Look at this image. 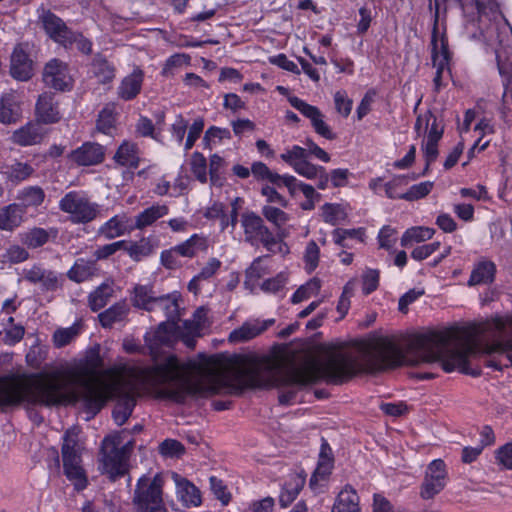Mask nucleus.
I'll return each instance as SVG.
<instances>
[{"mask_svg": "<svg viewBox=\"0 0 512 512\" xmlns=\"http://www.w3.org/2000/svg\"><path fill=\"white\" fill-rule=\"evenodd\" d=\"M280 159L289 165L298 175L307 179H315L324 166L315 165L308 161V153L304 147L293 145L280 154Z\"/></svg>", "mask_w": 512, "mask_h": 512, "instance_id": "nucleus-13", "label": "nucleus"}, {"mask_svg": "<svg viewBox=\"0 0 512 512\" xmlns=\"http://www.w3.org/2000/svg\"><path fill=\"white\" fill-rule=\"evenodd\" d=\"M35 115L38 122L43 124H55L61 120L62 116L54 94L42 93L39 95L35 106Z\"/></svg>", "mask_w": 512, "mask_h": 512, "instance_id": "nucleus-19", "label": "nucleus"}, {"mask_svg": "<svg viewBox=\"0 0 512 512\" xmlns=\"http://www.w3.org/2000/svg\"><path fill=\"white\" fill-rule=\"evenodd\" d=\"M174 322H161L158 327L144 335L150 354L155 356L163 346H169L175 331Z\"/></svg>", "mask_w": 512, "mask_h": 512, "instance_id": "nucleus-20", "label": "nucleus"}, {"mask_svg": "<svg viewBox=\"0 0 512 512\" xmlns=\"http://www.w3.org/2000/svg\"><path fill=\"white\" fill-rule=\"evenodd\" d=\"M209 483L214 497L220 501L222 506H227L231 502L232 494L224 481L216 476H211Z\"/></svg>", "mask_w": 512, "mask_h": 512, "instance_id": "nucleus-58", "label": "nucleus"}, {"mask_svg": "<svg viewBox=\"0 0 512 512\" xmlns=\"http://www.w3.org/2000/svg\"><path fill=\"white\" fill-rule=\"evenodd\" d=\"M331 512H361L359 496L351 485H346L339 492Z\"/></svg>", "mask_w": 512, "mask_h": 512, "instance_id": "nucleus-33", "label": "nucleus"}, {"mask_svg": "<svg viewBox=\"0 0 512 512\" xmlns=\"http://www.w3.org/2000/svg\"><path fill=\"white\" fill-rule=\"evenodd\" d=\"M26 48L24 44H17L11 53L9 72L17 81H28L34 75V62Z\"/></svg>", "mask_w": 512, "mask_h": 512, "instance_id": "nucleus-16", "label": "nucleus"}, {"mask_svg": "<svg viewBox=\"0 0 512 512\" xmlns=\"http://www.w3.org/2000/svg\"><path fill=\"white\" fill-rule=\"evenodd\" d=\"M49 233L44 228L34 227L30 229L25 235V243L30 248H39L44 246L49 241Z\"/></svg>", "mask_w": 512, "mask_h": 512, "instance_id": "nucleus-63", "label": "nucleus"}, {"mask_svg": "<svg viewBox=\"0 0 512 512\" xmlns=\"http://www.w3.org/2000/svg\"><path fill=\"white\" fill-rule=\"evenodd\" d=\"M129 312L125 302H116L106 310L98 314V320L100 325L107 329L112 328L115 323L123 321Z\"/></svg>", "mask_w": 512, "mask_h": 512, "instance_id": "nucleus-39", "label": "nucleus"}, {"mask_svg": "<svg viewBox=\"0 0 512 512\" xmlns=\"http://www.w3.org/2000/svg\"><path fill=\"white\" fill-rule=\"evenodd\" d=\"M191 63V57L186 53H174L170 55L164 62L161 69V76L169 78L175 75V70L182 66H188Z\"/></svg>", "mask_w": 512, "mask_h": 512, "instance_id": "nucleus-49", "label": "nucleus"}, {"mask_svg": "<svg viewBox=\"0 0 512 512\" xmlns=\"http://www.w3.org/2000/svg\"><path fill=\"white\" fill-rule=\"evenodd\" d=\"M512 341V335L505 339H498L491 343H487L484 345L483 353L485 355H505L507 363L509 367L512 368V349L508 348V342Z\"/></svg>", "mask_w": 512, "mask_h": 512, "instance_id": "nucleus-53", "label": "nucleus"}, {"mask_svg": "<svg viewBox=\"0 0 512 512\" xmlns=\"http://www.w3.org/2000/svg\"><path fill=\"white\" fill-rule=\"evenodd\" d=\"M69 280L75 283H83L98 275L96 260L77 258L66 273Z\"/></svg>", "mask_w": 512, "mask_h": 512, "instance_id": "nucleus-29", "label": "nucleus"}, {"mask_svg": "<svg viewBox=\"0 0 512 512\" xmlns=\"http://www.w3.org/2000/svg\"><path fill=\"white\" fill-rule=\"evenodd\" d=\"M24 214L16 202L0 208V230L12 232L24 222Z\"/></svg>", "mask_w": 512, "mask_h": 512, "instance_id": "nucleus-32", "label": "nucleus"}, {"mask_svg": "<svg viewBox=\"0 0 512 512\" xmlns=\"http://www.w3.org/2000/svg\"><path fill=\"white\" fill-rule=\"evenodd\" d=\"M495 459L498 465L512 471V441L496 449Z\"/></svg>", "mask_w": 512, "mask_h": 512, "instance_id": "nucleus-64", "label": "nucleus"}, {"mask_svg": "<svg viewBox=\"0 0 512 512\" xmlns=\"http://www.w3.org/2000/svg\"><path fill=\"white\" fill-rule=\"evenodd\" d=\"M180 257L192 259L199 252L208 248L207 238L203 234L194 233L185 241L174 246Z\"/></svg>", "mask_w": 512, "mask_h": 512, "instance_id": "nucleus-34", "label": "nucleus"}, {"mask_svg": "<svg viewBox=\"0 0 512 512\" xmlns=\"http://www.w3.org/2000/svg\"><path fill=\"white\" fill-rule=\"evenodd\" d=\"M157 244L150 237H142L139 241H131L129 245H125L124 250L129 257L136 262L151 256Z\"/></svg>", "mask_w": 512, "mask_h": 512, "instance_id": "nucleus-41", "label": "nucleus"}, {"mask_svg": "<svg viewBox=\"0 0 512 512\" xmlns=\"http://www.w3.org/2000/svg\"><path fill=\"white\" fill-rule=\"evenodd\" d=\"M333 239L335 244L343 247L349 248L346 240L348 239H357L362 242L363 237L365 236V230L363 228H353V229H344V228H336L333 233Z\"/></svg>", "mask_w": 512, "mask_h": 512, "instance_id": "nucleus-55", "label": "nucleus"}, {"mask_svg": "<svg viewBox=\"0 0 512 512\" xmlns=\"http://www.w3.org/2000/svg\"><path fill=\"white\" fill-rule=\"evenodd\" d=\"M190 168L192 174L199 182H207V160L202 153L195 151L191 155Z\"/></svg>", "mask_w": 512, "mask_h": 512, "instance_id": "nucleus-59", "label": "nucleus"}, {"mask_svg": "<svg viewBox=\"0 0 512 512\" xmlns=\"http://www.w3.org/2000/svg\"><path fill=\"white\" fill-rule=\"evenodd\" d=\"M415 179V174H412L411 176L404 174L394 175L388 182L384 183L383 185L385 196L391 200H402V195L405 193L403 192V188L408 185L410 180Z\"/></svg>", "mask_w": 512, "mask_h": 512, "instance_id": "nucleus-45", "label": "nucleus"}, {"mask_svg": "<svg viewBox=\"0 0 512 512\" xmlns=\"http://www.w3.org/2000/svg\"><path fill=\"white\" fill-rule=\"evenodd\" d=\"M127 222L125 214L115 215L100 226L98 233L108 240L123 236L128 232Z\"/></svg>", "mask_w": 512, "mask_h": 512, "instance_id": "nucleus-38", "label": "nucleus"}, {"mask_svg": "<svg viewBox=\"0 0 512 512\" xmlns=\"http://www.w3.org/2000/svg\"><path fill=\"white\" fill-rule=\"evenodd\" d=\"M343 209L340 204L337 203H325L321 207V217L323 221L330 225H337L344 217Z\"/></svg>", "mask_w": 512, "mask_h": 512, "instance_id": "nucleus-61", "label": "nucleus"}, {"mask_svg": "<svg viewBox=\"0 0 512 512\" xmlns=\"http://www.w3.org/2000/svg\"><path fill=\"white\" fill-rule=\"evenodd\" d=\"M106 149L97 142L86 141L72 150L67 158L77 166L89 167L101 164L105 159Z\"/></svg>", "mask_w": 512, "mask_h": 512, "instance_id": "nucleus-15", "label": "nucleus"}, {"mask_svg": "<svg viewBox=\"0 0 512 512\" xmlns=\"http://www.w3.org/2000/svg\"><path fill=\"white\" fill-rule=\"evenodd\" d=\"M464 17V27L470 39L482 40L503 17L496 0H458Z\"/></svg>", "mask_w": 512, "mask_h": 512, "instance_id": "nucleus-4", "label": "nucleus"}, {"mask_svg": "<svg viewBox=\"0 0 512 512\" xmlns=\"http://www.w3.org/2000/svg\"><path fill=\"white\" fill-rule=\"evenodd\" d=\"M89 72L92 77L101 85H108L113 82L116 77V67L107 57L98 52L96 53L89 65Z\"/></svg>", "mask_w": 512, "mask_h": 512, "instance_id": "nucleus-25", "label": "nucleus"}, {"mask_svg": "<svg viewBox=\"0 0 512 512\" xmlns=\"http://www.w3.org/2000/svg\"><path fill=\"white\" fill-rule=\"evenodd\" d=\"M241 224L245 241L251 245L262 244L270 253L285 256L290 252L287 243L279 235H275L265 225L264 220L254 212H246L242 215Z\"/></svg>", "mask_w": 512, "mask_h": 512, "instance_id": "nucleus-6", "label": "nucleus"}, {"mask_svg": "<svg viewBox=\"0 0 512 512\" xmlns=\"http://www.w3.org/2000/svg\"><path fill=\"white\" fill-rule=\"evenodd\" d=\"M104 359L100 345L89 348L84 357L70 369L56 368L50 371L11 373L0 376L1 384H11L1 399V404L20 406L23 403L38 404L45 407L74 404L80 395L67 391L69 381L80 383L83 380L96 382L102 375Z\"/></svg>", "mask_w": 512, "mask_h": 512, "instance_id": "nucleus-2", "label": "nucleus"}, {"mask_svg": "<svg viewBox=\"0 0 512 512\" xmlns=\"http://www.w3.org/2000/svg\"><path fill=\"white\" fill-rule=\"evenodd\" d=\"M83 388L81 400L84 409L92 416L96 415L104 407L106 403V396L101 389L96 387L95 382L92 380H83L78 383Z\"/></svg>", "mask_w": 512, "mask_h": 512, "instance_id": "nucleus-22", "label": "nucleus"}, {"mask_svg": "<svg viewBox=\"0 0 512 512\" xmlns=\"http://www.w3.org/2000/svg\"><path fill=\"white\" fill-rule=\"evenodd\" d=\"M288 283V275L285 272H279L274 277L265 279L260 285V289L266 294H278L283 292Z\"/></svg>", "mask_w": 512, "mask_h": 512, "instance_id": "nucleus-56", "label": "nucleus"}, {"mask_svg": "<svg viewBox=\"0 0 512 512\" xmlns=\"http://www.w3.org/2000/svg\"><path fill=\"white\" fill-rule=\"evenodd\" d=\"M73 45H75L76 49L84 55L92 54L93 42L85 37L82 32L72 30L67 41L64 42L62 47L65 49H71Z\"/></svg>", "mask_w": 512, "mask_h": 512, "instance_id": "nucleus-50", "label": "nucleus"}, {"mask_svg": "<svg viewBox=\"0 0 512 512\" xmlns=\"http://www.w3.org/2000/svg\"><path fill=\"white\" fill-rule=\"evenodd\" d=\"M169 211L168 205L155 203L136 215L135 223L131 229L143 230L146 227L152 226L159 219L168 215Z\"/></svg>", "mask_w": 512, "mask_h": 512, "instance_id": "nucleus-31", "label": "nucleus"}, {"mask_svg": "<svg viewBox=\"0 0 512 512\" xmlns=\"http://www.w3.org/2000/svg\"><path fill=\"white\" fill-rule=\"evenodd\" d=\"M283 187L288 189L292 197H295L298 192H302L307 200H315V198L320 197V194L316 192L312 185L302 182L290 174L285 178Z\"/></svg>", "mask_w": 512, "mask_h": 512, "instance_id": "nucleus-47", "label": "nucleus"}, {"mask_svg": "<svg viewBox=\"0 0 512 512\" xmlns=\"http://www.w3.org/2000/svg\"><path fill=\"white\" fill-rule=\"evenodd\" d=\"M83 450L78 434L72 430L65 431L61 445L63 474L77 492L85 490L89 485L88 475L83 466Z\"/></svg>", "mask_w": 512, "mask_h": 512, "instance_id": "nucleus-5", "label": "nucleus"}, {"mask_svg": "<svg viewBox=\"0 0 512 512\" xmlns=\"http://www.w3.org/2000/svg\"><path fill=\"white\" fill-rule=\"evenodd\" d=\"M155 308H159L164 311L166 317L171 322H174L179 318V304L176 297L169 294L158 297V302L155 303Z\"/></svg>", "mask_w": 512, "mask_h": 512, "instance_id": "nucleus-54", "label": "nucleus"}, {"mask_svg": "<svg viewBox=\"0 0 512 512\" xmlns=\"http://www.w3.org/2000/svg\"><path fill=\"white\" fill-rule=\"evenodd\" d=\"M1 173L6 182L17 185L27 180L34 173V168L26 162L15 161L5 165Z\"/></svg>", "mask_w": 512, "mask_h": 512, "instance_id": "nucleus-37", "label": "nucleus"}, {"mask_svg": "<svg viewBox=\"0 0 512 512\" xmlns=\"http://www.w3.org/2000/svg\"><path fill=\"white\" fill-rule=\"evenodd\" d=\"M178 499L186 507H198L202 504L199 488L186 478L177 481Z\"/></svg>", "mask_w": 512, "mask_h": 512, "instance_id": "nucleus-35", "label": "nucleus"}, {"mask_svg": "<svg viewBox=\"0 0 512 512\" xmlns=\"http://www.w3.org/2000/svg\"><path fill=\"white\" fill-rule=\"evenodd\" d=\"M497 273L496 264L487 259L476 262L468 279V286L490 285L495 281Z\"/></svg>", "mask_w": 512, "mask_h": 512, "instance_id": "nucleus-28", "label": "nucleus"}, {"mask_svg": "<svg viewBox=\"0 0 512 512\" xmlns=\"http://www.w3.org/2000/svg\"><path fill=\"white\" fill-rule=\"evenodd\" d=\"M136 396L133 392H122L118 395L112 411V417L119 426L124 425L133 413L136 406Z\"/></svg>", "mask_w": 512, "mask_h": 512, "instance_id": "nucleus-30", "label": "nucleus"}, {"mask_svg": "<svg viewBox=\"0 0 512 512\" xmlns=\"http://www.w3.org/2000/svg\"><path fill=\"white\" fill-rule=\"evenodd\" d=\"M288 101L293 108L310 120L311 126L317 135L330 141L337 138V134L325 122V116L317 106L308 104L297 96L289 97Z\"/></svg>", "mask_w": 512, "mask_h": 512, "instance_id": "nucleus-12", "label": "nucleus"}, {"mask_svg": "<svg viewBox=\"0 0 512 512\" xmlns=\"http://www.w3.org/2000/svg\"><path fill=\"white\" fill-rule=\"evenodd\" d=\"M144 71L140 67H135L133 71L126 75L117 87V96L123 101H132L141 93L144 82Z\"/></svg>", "mask_w": 512, "mask_h": 512, "instance_id": "nucleus-24", "label": "nucleus"}, {"mask_svg": "<svg viewBox=\"0 0 512 512\" xmlns=\"http://www.w3.org/2000/svg\"><path fill=\"white\" fill-rule=\"evenodd\" d=\"M414 131L417 136L427 133L426 140L439 143L444 133V126L431 110H427L424 114L417 116Z\"/></svg>", "mask_w": 512, "mask_h": 512, "instance_id": "nucleus-23", "label": "nucleus"}, {"mask_svg": "<svg viewBox=\"0 0 512 512\" xmlns=\"http://www.w3.org/2000/svg\"><path fill=\"white\" fill-rule=\"evenodd\" d=\"M430 9L434 8V24L431 36V60L433 66L436 68L437 74L447 75L451 78L450 62L452 60V53L449 49L448 39L445 35L440 38V50L438 47V21H439V0H429Z\"/></svg>", "mask_w": 512, "mask_h": 512, "instance_id": "nucleus-9", "label": "nucleus"}, {"mask_svg": "<svg viewBox=\"0 0 512 512\" xmlns=\"http://www.w3.org/2000/svg\"><path fill=\"white\" fill-rule=\"evenodd\" d=\"M140 154V148L136 142L124 140L118 146L113 160L119 166L135 170L140 166Z\"/></svg>", "mask_w": 512, "mask_h": 512, "instance_id": "nucleus-26", "label": "nucleus"}, {"mask_svg": "<svg viewBox=\"0 0 512 512\" xmlns=\"http://www.w3.org/2000/svg\"><path fill=\"white\" fill-rule=\"evenodd\" d=\"M352 345L363 355L360 361L353 352L344 349V344L322 346V358L304 367L291 366L282 377L274 372L280 369V361L272 356H251L234 354L227 364L237 366L232 374L228 370L209 369L199 379L187 374L197 368L194 361L181 362L171 354L163 362L145 367L140 378L148 384L179 383L172 389L169 400L184 404L186 396L208 398L219 395L227 388L231 394L240 395L245 389H272L280 386H296L299 389L316 384L319 379L330 385H343L361 374L378 372V336L356 339Z\"/></svg>", "mask_w": 512, "mask_h": 512, "instance_id": "nucleus-1", "label": "nucleus"}, {"mask_svg": "<svg viewBox=\"0 0 512 512\" xmlns=\"http://www.w3.org/2000/svg\"><path fill=\"white\" fill-rule=\"evenodd\" d=\"M132 450L131 442L120 445L116 437L106 436L100 449V465L103 474L112 481L123 477L128 472V460Z\"/></svg>", "mask_w": 512, "mask_h": 512, "instance_id": "nucleus-8", "label": "nucleus"}, {"mask_svg": "<svg viewBox=\"0 0 512 512\" xmlns=\"http://www.w3.org/2000/svg\"><path fill=\"white\" fill-rule=\"evenodd\" d=\"M251 174L257 181H269L272 185L281 188L285 182V178L288 174L280 175L276 172H273L269 169V167L261 162L255 161L251 165Z\"/></svg>", "mask_w": 512, "mask_h": 512, "instance_id": "nucleus-43", "label": "nucleus"}, {"mask_svg": "<svg viewBox=\"0 0 512 512\" xmlns=\"http://www.w3.org/2000/svg\"><path fill=\"white\" fill-rule=\"evenodd\" d=\"M447 465L443 459L432 460L424 473L419 495L423 500H431L440 494L448 483Z\"/></svg>", "mask_w": 512, "mask_h": 512, "instance_id": "nucleus-11", "label": "nucleus"}, {"mask_svg": "<svg viewBox=\"0 0 512 512\" xmlns=\"http://www.w3.org/2000/svg\"><path fill=\"white\" fill-rule=\"evenodd\" d=\"M334 463L317 462L315 471L310 477L309 486L312 490H316L319 481H327L332 474Z\"/></svg>", "mask_w": 512, "mask_h": 512, "instance_id": "nucleus-62", "label": "nucleus"}, {"mask_svg": "<svg viewBox=\"0 0 512 512\" xmlns=\"http://www.w3.org/2000/svg\"><path fill=\"white\" fill-rule=\"evenodd\" d=\"M45 191L42 187L38 185H30L23 187L18 190L16 195V204H18L20 210L24 216L28 213L30 209H37L40 207L45 200Z\"/></svg>", "mask_w": 512, "mask_h": 512, "instance_id": "nucleus-27", "label": "nucleus"}, {"mask_svg": "<svg viewBox=\"0 0 512 512\" xmlns=\"http://www.w3.org/2000/svg\"><path fill=\"white\" fill-rule=\"evenodd\" d=\"M19 116V105L15 94L13 92L3 93L0 98V123H15Z\"/></svg>", "mask_w": 512, "mask_h": 512, "instance_id": "nucleus-40", "label": "nucleus"}, {"mask_svg": "<svg viewBox=\"0 0 512 512\" xmlns=\"http://www.w3.org/2000/svg\"><path fill=\"white\" fill-rule=\"evenodd\" d=\"M274 319H267L261 323L243 324L239 329L234 330L230 337L234 340L247 341L253 339L267 330L274 324Z\"/></svg>", "mask_w": 512, "mask_h": 512, "instance_id": "nucleus-44", "label": "nucleus"}, {"mask_svg": "<svg viewBox=\"0 0 512 512\" xmlns=\"http://www.w3.org/2000/svg\"><path fill=\"white\" fill-rule=\"evenodd\" d=\"M23 275L29 283L40 284L43 291L54 292L62 287L60 275L56 271L45 269L41 264L25 268Z\"/></svg>", "mask_w": 512, "mask_h": 512, "instance_id": "nucleus-18", "label": "nucleus"}, {"mask_svg": "<svg viewBox=\"0 0 512 512\" xmlns=\"http://www.w3.org/2000/svg\"><path fill=\"white\" fill-rule=\"evenodd\" d=\"M43 134L37 124L27 123L12 134L13 143L19 146H32L42 141Z\"/></svg>", "mask_w": 512, "mask_h": 512, "instance_id": "nucleus-36", "label": "nucleus"}, {"mask_svg": "<svg viewBox=\"0 0 512 512\" xmlns=\"http://www.w3.org/2000/svg\"><path fill=\"white\" fill-rule=\"evenodd\" d=\"M164 480L160 474L152 479L141 476L135 485L132 497L134 512H167L163 498Z\"/></svg>", "mask_w": 512, "mask_h": 512, "instance_id": "nucleus-7", "label": "nucleus"}, {"mask_svg": "<svg viewBox=\"0 0 512 512\" xmlns=\"http://www.w3.org/2000/svg\"><path fill=\"white\" fill-rule=\"evenodd\" d=\"M434 182L424 181L412 185L403 195L402 200L413 202L425 198L433 189Z\"/></svg>", "mask_w": 512, "mask_h": 512, "instance_id": "nucleus-60", "label": "nucleus"}, {"mask_svg": "<svg viewBox=\"0 0 512 512\" xmlns=\"http://www.w3.org/2000/svg\"><path fill=\"white\" fill-rule=\"evenodd\" d=\"M39 21L47 36L60 46L67 41L68 36L71 34L72 29L49 9H41Z\"/></svg>", "mask_w": 512, "mask_h": 512, "instance_id": "nucleus-17", "label": "nucleus"}, {"mask_svg": "<svg viewBox=\"0 0 512 512\" xmlns=\"http://www.w3.org/2000/svg\"><path fill=\"white\" fill-rule=\"evenodd\" d=\"M231 132L228 128L210 126L204 134L202 143L204 149H212L213 145L221 143L223 140L231 139Z\"/></svg>", "mask_w": 512, "mask_h": 512, "instance_id": "nucleus-51", "label": "nucleus"}, {"mask_svg": "<svg viewBox=\"0 0 512 512\" xmlns=\"http://www.w3.org/2000/svg\"><path fill=\"white\" fill-rule=\"evenodd\" d=\"M485 332H495L487 329V320L482 325L468 327H448L444 329H429L417 332L409 337L408 347L420 352L425 363H439L442 370L479 377L481 370L470 367L471 356L484 354L477 337Z\"/></svg>", "mask_w": 512, "mask_h": 512, "instance_id": "nucleus-3", "label": "nucleus"}, {"mask_svg": "<svg viewBox=\"0 0 512 512\" xmlns=\"http://www.w3.org/2000/svg\"><path fill=\"white\" fill-rule=\"evenodd\" d=\"M61 211L70 214L75 223H88L97 216V204L78 191H69L59 201Z\"/></svg>", "mask_w": 512, "mask_h": 512, "instance_id": "nucleus-10", "label": "nucleus"}, {"mask_svg": "<svg viewBox=\"0 0 512 512\" xmlns=\"http://www.w3.org/2000/svg\"><path fill=\"white\" fill-rule=\"evenodd\" d=\"M305 483L306 474L304 471L288 474L281 487L279 495L280 506L286 508L291 505L302 491Z\"/></svg>", "mask_w": 512, "mask_h": 512, "instance_id": "nucleus-21", "label": "nucleus"}, {"mask_svg": "<svg viewBox=\"0 0 512 512\" xmlns=\"http://www.w3.org/2000/svg\"><path fill=\"white\" fill-rule=\"evenodd\" d=\"M434 230L428 227H412L407 229L401 237V245L408 246L412 242H423L432 238Z\"/></svg>", "mask_w": 512, "mask_h": 512, "instance_id": "nucleus-52", "label": "nucleus"}, {"mask_svg": "<svg viewBox=\"0 0 512 512\" xmlns=\"http://www.w3.org/2000/svg\"><path fill=\"white\" fill-rule=\"evenodd\" d=\"M42 78L46 86L57 91H70L73 88L74 80L70 75L69 65L58 58L45 64Z\"/></svg>", "mask_w": 512, "mask_h": 512, "instance_id": "nucleus-14", "label": "nucleus"}, {"mask_svg": "<svg viewBox=\"0 0 512 512\" xmlns=\"http://www.w3.org/2000/svg\"><path fill=\"white\" fill-rule=\"evenodd\" d=\"M152 286L138 284L134 287V295L132 297V303L134 307L152 311L155 309V303L158 302Z\"/></svg>", "mask_w": 512, "mask_h": 512, "instance_id": "nucleus-42", "label": "nucleus"}, {"mask_svg": "<svg viewBox=\"0 0 512 512\" xmlns=\"http://www.w3.org/2000/svg\"><path fill=\"white\" fill-rule=\"evenodd\" d=\"M320 248L314 240H310L305 247L303 261L307 273H312L319 265Z\"/></svg>", "mask_w": 512, "mask_h": 512, "instance_id": "nucleus-57", "label": "nucleus"}, {"mask_svg": "<svg viewBox=\"0 0 512 512\" xmlns=\"http://www.w3.org/2000/svg\"><path fill=\"white\" fill-rule=\"evenodd\" d=\"M117 113L113 106L106 105L96 119V128L102 134L112 136L116 130Z\"/></svg>", "mask_w": 512, "mask_h": 512, "instance_id": "nucleus-46", "label": "nucleus"}, {"mask_svg": "<svg viewBox=\"0 0 512 512\" xmlns=\"http://www.w3.org/2000/svg\"><path fill=\"white\" fill-rule=\"evenodd\" d=\"M112 288L105 282L101 283L88 295V305L91 311L97 312L104 308L112 296Z\"/></svg>", "mask_w": 512, "mask_h": 512, "instance_id": "nucleus-48", "label": "nucleus"}]
</instances>
